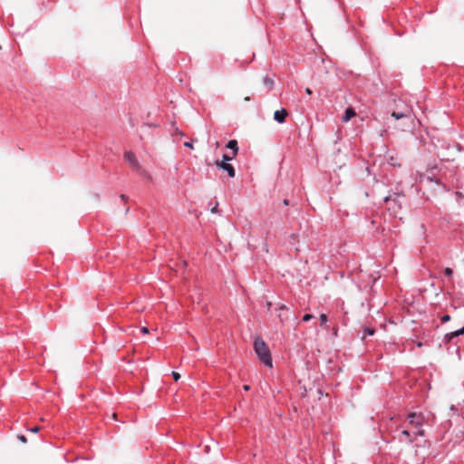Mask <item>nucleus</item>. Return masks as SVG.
Listing matches in <instances>:
<instances>
[{
	"label": "nucleus",
	"instance_id": "nucleus-2",
	"mask_svg": "<svg viewBox=\"0 0 464 464\" xmlns=\"http://www.w3.org/2000/svg\"><path fill=\"white\" fill-rule=\"evenodd\" d=\"M408 419L410 425L413 426L417 430L414 434L418 436H423L424 430L421 429L423 416L413 412L408 415Z\"/></svg>",
	"mask_w": 464,
	"mask_h": 464
},
{
	"label": "nucleus",
	"instance_id": "nucleus-4",
	"mask_svg": "<svg viewBox=\"0 0 464 464\" xmlns=\"http://www.w3.org/2000/svg\"><path fill=\"white\" fill-rule=\"evenodd\" d=\"M215 165L218 168L227 171L230 178H234L236 176V170L230 163L224 162V160H216Z\"/></svg>",
	"mask_w": 464,
	"mask_h": 464
},
{
	"label": "nucleus",
	"instance_id": "nucleus-22",
	"mask_svg": "<svg viewBox=\"0 0 464 464\" xmlns=\"http://www.w3.org/2000/svg\"><path fill=\"white\" fill-rule=\"evenodd\" d=\"M184 146L189 149H193L192 143L188 141L184 142Z\"/></svg>",
	"mask_w": 464,
	"mask_h": 464
},
{
	"label": "nucleus",
	"instance_id": "nucleus-9",
	"mask_svg": "<svg viewBox=\"0 0 464 464\" xmlns=\"http://www.w3.org/2000/svg\"><path fill=\"white\" fill-rule=\"evenodd\" d=\"M263 82H264L265 85H266L269 89H272L273 84H274V81L271 78L265 77Z\"/></svg>",
	"mask_w": 464,
	"mask_h": 464
},
{
	"label": "nucleus",
	"instance_id": "nucleus-25",
	"mask_svg": "<svg viewBox=\"0 0 464 464\" xmlns=\"http://www.w3.org/2000/svg\"><path fill=\"white\" fill-rule=\"evenodd\" d=\"M39 430H40V429H39V427H38V426H35V427H34V428H32V429H31V431H33V432L36 433V432H38V431H39Z\"/></svg>",
	"mask_w": 464,
	"mask_h": 464
},
{
	"label": "nucleus",
	"instance_id": "nucleus-13",
	"mask_svg": "<svg viewBox=\"0 0 464 464\" xmlns=\"http://www.w3.org/2000/svg\"><path fill=\"white\" fill-rule=\"evenodd\" d=\"M320 321H321V325L322 326H324V324H326L327 322V315L325 314H322L320 315Z\"/></svg>",
	"mask_w": 464,
	"mask_h": 464
},
{
	"label": "nucleus",
	"instance_id": "nucleus-1",
	"mask_svg": "<svg viewBox=\"0 0 464 464\" xmlns=\"http://www.w3.org/2000/svg\"><path fill=\"white\" fill-rule=\"evenodd\" d=\"M254 350L259 360L267 367H273V362L270 350L267 344L260 338H256L254 343Z\"/></svg>",
	"mask_w": 464,
	"mask_h": 464
},
{
	"label": "nucleus",
	"instance_id": "nucleus-7",
	"mask_svg": "<svg viewBox=\"0 0 464 464\" xmlns=\"http://www.w3.org/2000/svg\"><path fill=\"white\" fill-rule=\"evenodd\" d=\"M356 115V112L353 108L349 107L346 109L344 115L343 116V121L347 122L349 121L353 117Z\"/></svg>",
	"mask_w": 464,
	"mask_h": 464
},
{
	"label": "nucleus",
	"instance_id": "nucleus-20",
	"mask_svg": "<svg viewBox=\"0 0 464 464\" xmlns=\"http://www.w3.org/2000/svg\"><path fill=\"white\" fill-rule=\"evenodd\" d=\"M461 334H464V326L461 329L455 331V335L459 336Z\"/></svg>",
	"mask_w": 464,
	"mask_h": 464
},
{
	"label": "nucleus",
	"instance_id": "nucleus-17",
	"mask_svg": "<svg viewBox=\"0 0 464 464\" xmlns=\"http://www.w3.org/2000/svg\"><path fill=\"white\" fill-rule=\"evenodd\" d=\"M172 376H173V379L178 382L179 379H180V374L177 372H172Z\"/></svg>",
	"mask_w": 464,
	"mask_h": 464
},
{
	"label": "nucleus",
	"instance_id": "nucleus-15",
	"mask_svg": "<svg viewBox=\"0 0 464 464\" xmlns=\"http://www.w3.org/2000/svg\"><path fill=\"white\" fill-rule=\"evenodd\" d=\"M444 274H445L447 276H452V274H453V271H452V269H451V268L447 267V268H445V270H444Z\"/></svg>",
	"mask_w": 464,
	"mask_h": 464
},
{
	"label": "nucleus",
	"instance_id": "nucleus-19",
	"mask_svg": "<svg viewBox=\"0 0 464 464\" xmlns=\"http://www.w3.org/2000/svg\"><path fill=\"white\" fill-rule=\"evenodd\" d=\"M389 162H390V164H392V166H396V165H397V163H396V160H395V158H394L393 156H391V157H390Z\"/></svg>",
	"mask_w": 464,
	"mask_h": 464
},
{
	"label": "nucleus",
	"instance_id": "nucleus-3",
	"mask_svg": "<svg viewBox=\"0 0 464 464\" xmlns=\"http://www.w3.org/2000/svg\"><path fill=\"white\" fill-rule=\"evenodd\" d=\"M123 158L130 165V167L132 169H134L135 170L140 171V172L144 171L133 152L126 151L123 155Z\"/></svg>",
	"mask_w": 464,
	"mask_h": 464
},
{
	"label": "nucleus",
	"instance_id": "nucleus-14",
	"mask_svg": "<svg viewBox=\"0 0 464 464\" xmlns=\"http://www.w3.org/2000/svg\"><path fill=\"white\" fill-rule=\"evenodd\" d=\"M401 435H402V436H405V437L408 439V440H409L410 442H411V441H412V439H411V433H410V431H409V430H403V431L401 432Z\"/></svg>",
	"mask_w": 464,
	"mask_h": 464
},
{
	"label": "nucleus",
	"instance_id": "nucleus-5",
	"mask_svg": "<svg viewBox=\"0 0 464 464\" xmlns=\"http://www.w3.org/2000/svg\"><path fill=\"white\" fill-rule=\"evenodd\" d=\"M288 115V112L285 109H281V110H278V111H276L275 113H274V119L279 122V123H283L285 121V118L286 116Z\"/></svg>",
	"mask_w": 464,
	"mask_h": 464
},
{
	"label": "nucleus",
	"instance_id": "nucleus-27",
	"mask_svg": "<svg viewBox=\"0 0 464 464\" xmlns=\"http://www.w3.org/2000/svg\"><path fill=\"white\" fill-rule=\"evenodd\" d=\"M243 389L245 391H249L250 390V386L246 384V385L243 386Z\"/></svg>",
	"mask_w": 464,
	"mask_h": 464
},
{
	"label": "nucleus",
	"instance_id": "nucleus-12",
	"mask_svg": "<svg viewBox=\"0 0 464 464\" xmlns=\"http://www.w3.org/2000/svg\"><path fill=\"white\" fill-rule=\"evenodd\" d=\"M236 156H234V154H232V155L224 154L222 160H224V162H227L229 160H232Z\"/></svg>",
	"mask_w": 464,
	"mask_h": 464
},
{
	"label": "nucleus",
	"instance_id": "nucleus-8",
	"mask_svg": "<svg viewBox=\"0 0 464 464\" xmlns=\"http://www.w3.org/2000/svg\"><path fill=\"white\" fill-rule=\"evenodd\" d=\"M227 148L232 150H233L232 154H234V156H237V154L238 152V146H237V141L236 140H229L228 143L227 144Z\"/></svg>",
	"mask_w": 464,
	"mask_h": 464
},
{
	"label": "nucleus",
	"instance_id": "nucleus-28",
	"mask_svg": "<svg viewBox=\"0 0 464 464\" xmlns=\"http://www.w3.org/2000/svg\"><path fill=\"white\" fill-rule=\"evenodd\" d=\"M121 198L122 200H126V199H127V197H126L125 195H123V194H122V195H121Z\"/></svg>",
	"mask_w": 464,
	"mask_h": 464
},
{
	"label": "nucleus",
	"instance_id": "nucleus-24",
	"mask_svg": "<svg viewBox=\"0 0 464 464\" xmlns=\"http://www.w3.org/2000/svg\"><path fill=\"white\" fill-rule=\"evenodd\" d=\"M218 204L217 203L216 206H214L212 208H211V212L212 213H217L218 212Z\"/></svg>",
	"mask_w": 464,
	"mask_h": 464
},
{
	"label": "nucleus",
	"instance_id": "nucleus-10",
	"mask_svg": "<svg viewBox=\"0 0 464 464\" xmlns=\"http://www.w3.org/2000/svg\"><path fill=\"white\" fill-rule=\"evenodd\" d=\"M374 329L373 328H371V327H365L364 329V334L362 336V339L365 338V335L368 334V335H372L374 334Z\"/></svg>",
	"mask_w": 464,
	"mask_h": 464
},
{
	"label": "nucleus",
	"instance_id": "nucleus-21",
	"mask_svg": "<svg viewBox=\"0 0 464 464\" xmlns=\"http://www.w3.org/2000/svg\"><path fill=\"white\" fill-rule=\"evenodd\" d=\"M18 439L24 443L27 441L26 437L24 435H19Z\"/></svg>",
	"mask_w": 464,
	"mask_h": 464
},
{
	"label": "nucleus",
	"instance_id": "nucleus-30",
	"mask_svg": "<svg viewBox=\"0 0 464 464\" xmlns=\"http://www.w3.org/2000/svg\"><path fill=\"white\" fill-rule=\"evenodd\" d=\"M112 418H113V420H117V414H116V413H113V414H112Z\"/></svg>",
	"mask_w": 464,
	"mask_h": 464
},
{
	"label": "nucleus",
	"instance_id": "nucleus-18",
	"mask_svg": "<svg viewBox=\"0 0 464 464\" xmlns=\"http://www.w3.org/2000/svg\"><path fill=\"white\" fill-rule=\"evenodd\" d=\"M450 320V316L449 314H445L441 317V322L442 323H447Z\"/></svg>",
	"mask_w": 464,
	"mask_h": 464
},
{
	"label": "nucleus",
	"instance_id": "nucleus-16",
	"mask_svg": "<svg viewBox=\"0 0 464 464\" xmlns=\"http://www.w3.org/2000/svg\"><path fill=\"white\" fill-rule=\"evenodd\" d=\"M313 317H314V316H313L312 314H304V317H303V321H304V322H308V321H310Z\"/></svg>",
	"mask_w": 464,
	"mask_h": 464
},
{
	"label": "nucleus",
	"instance_id": "nucleus-11",
	"mask_svg": "<svg viewBox=\"0 0 464 464\" xmlns=\"http://www.w3.org/2000/svg\"><path fill=\"white\" fill-rule=\"evenodd\" d=\"M458 335H455V332H452V333H450V334H447L445 335V340L447 342H450L453 338L457 337Z\"/></svg>",
	"mask_w": 464,
	"mask_h": 464
},
{
	"label": "nucleus",
	"instance_id": "nucleus-23",
	"mask_svg": "<svg viewBox=\"0 0 464 464\" xmlns=\"http://www.w3.org/2000/svg\"><path fill=\"white\" fill-rule=\"evenodd\" d=\"M140 331H141V333H142V334H149V329H148L147 327H145V326H144V327H142V328L140 329Z\"/></svg>",
	"mask_w": 464,
	"mask_h": 464
},
{
	"label": "nucleus",
	"instance_id": "nucleus-29",
	"mask_svg": "<svg viewBox=\"0 0 464 464\" xmlns=\"http://www.w3.org/2000/svg\"><path fill=\"white\" fill-rule=\"evenodd\" d=\"M289 204L288 200L287 199H285L284 200V205L287 206Z\"/></svg>",
	"mask_w": 464,
	"mask_h": 464
},
{
	"label": "nucleus",
	"instance_id": "nucleus-26",
	"mask_svg": "<svg viewBox=\"0 0 464 464\" xmlns=\"http://www.w3.org/2000/svg\"><path fill=\"white\" fill-rule=\"evenodd\" d=\"M305 92L308 94V95H311L313 93L312 90L310 88H306L305 89Z\"/></svg>",
	"mask_w": 464,
	"mask_h": 464
},
{
	"label": "nucleus",
	"instance_id": "nucleus-6",
	"mask_svg": "<svg viewBox=\"0 0 464 464\" xmlns=\"http://www.w3.org/2000/svg\"><path fill=\"white\" fill-rule=\"evenodd\" d=\"M411 114V110L410 108H406L402 111H393L392 113V117H393L396 120L402 119V118H410Z\"/></svg>",
	"mask_w": 464,
	"mask_h": 464
}]
</instances>
